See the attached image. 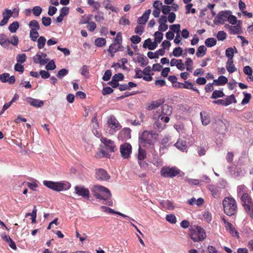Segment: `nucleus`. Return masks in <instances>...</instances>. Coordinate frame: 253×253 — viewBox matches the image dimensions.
<instances>
[{
    "label": "nucleus",
    "mask_w": 253,
    "mask_h": 253,
    "mask_svg": "<svg viewBox=\"0 0 253 253\" xmlns=\"http://www.w3.org/2000/svg\"><path fill=\"white\" fill-rule=\"evenodd\" d=\"M159 134L154 130H145L141 134L140 139L142 143L145 145H154V143L158 138Z\"/></svg>",
    "instance_id": "obj_6"
},
{
    "label": "nucleus",
    "mask_w": 253,
    "mask_h": 253,
    "mask_svg": "<svg viewBox=\"0 0 253 253\" xmlns=\"http://www.w3.org/2000/svg\"><path fill=\"white\" fill-rule=\"evenodd\" d=\"M56 68V65L54 61L52 60L49 61L45 66L47 70H53Z\"/></svg>",
    "instance_id": "obj_55"
},
{
    "label": "nucleus",
    "mask_w": 253,
    "mask_h": 253,
    "mask_svg": "<svg viewBox=\"0 0 253 253\" xmlns=\"http://www.w3.org/2000/svg\"><path fill=\"white\" fill-rule=\"evenodd\" d=\"M103 6L106 9H110L112 11L118 12V9L117 8H116L114 7L110 0H104L103 2Z\"/></svg>",
    "instance_id": "obj_25"
},
{
    "label": "nucleus",
    "mask_w": 253,
    "mask_h": 253,
    "mask_svg": "<svg viewBox=\"0 0 253 253\" xmlns=\"http://www.w3.org/2000/svg\"><path fill=\"white\" fill-rule=\"evenodd\" d=\"M91 192L95 198L102 200L103 204L112 205V202L110 200L111 194L110 190L108 188L103 186L96 185L93 186L91 189Z\"/></svg>",
    "instance_id": "obj_1"
},
{
    "label": "nucleus",
    "mask_w": 253,
    "mask_h": 253,
    "mask_svg": "<svg viewBox=\"0 0 253 253\" xmlns=\"http://www.w3.org/2000/svg\"><path fill=\"white\" fill-rule=\"evenodd\" d=\"M158 46L156 42H152L150 39H148L144 41L143 44V48H148L149 50H154Z\"/></svg>",
    "instance_id": "obj_19"
},
{
    "label": "nucleus",
    "mask_w": 253,
    "mask_h": 253,
    "mask_svg": "<svg viewBox=\"0 0 253 253\" xmlns=\"http://www.w3.org/2000/svg\"><path fill=\"white\" fill-rule=\"evenodd\" d=\"M18 62L22 63L25 62L26 60V56L25 54H18L16 58Z\"/></svg>",
    "instance_id": "obj_62"
},
{
    "label": "nucleus",
    "mask_w": 253,
    "mask_h": 253,
    "mask_svg": "<svg viewBox=\"0 0 253 253\" xmlns=\"http://www.w3.org/2000/svg\"><path fill=\"white\" fill-rule=\"evenodd\" d=\"M164 98H161L156 101H152L151 103L147 105L146 109L148 110H152L158 108L165 102Z\"/></svg>",
    "instance_id": "obj_14"
},
{
    "label": "nucleus",
    "mask_w": 253,
    "mask_h": 253,
    "mask_svg": "<svg viewBox=\"0 0 253 253\" xmlns=\"http://www.w3.org/2000/svg\"><path fill=\"white\" fill-rule=\"evenodd\" d=\"M33 61L36 64L39 63L41 65H44L49 61V59H43L40 54L38 53L34 56Z\"/></svg>",
    "instance_id": "obj_20"
},
{
    "label": "nucleus",
    "mask_w": 253,
    "mask_h": 253,
    "mask_svg": "<svg viewBox=\"0 0 253 253\" xmlns=\"http://www.w3.org/2000/svg\"><path fill=\"white\" fill-rule=\"evenodd\" d=\"M213 82L215 83L216 85H223L228 82V79L226 77L221 76L218 77L217 80H213Z\"/></svg>",
    "instance_id": "obj_28"
},
{
    "label": "nucleus",
    "mask_w": 253,
    "mask_h": 253,
    "mask_svg": "<svg viewBox=\"0 0 253 253\" xmlns=\"http://www.w3.org/2000/svg\"><path fill=\"white\" fill-rule=\"evenodd\" d=\"M174 145L176 147V148L179 149V150L182 151L186 150L187 148V143L186 141L184 140H178V141H177Z\"/></svg>",
    "instance_id": "obj_24"
},
{
    "label": "nucleus",
    "mask_w": 253,
    "mask_h": 253,
    "mask_svg": "<svg viewBox=\"0 0 253 253\" xmlns=\"http://www.w3.org/2000/svg\"><path fill=\"white\" fill-rule=\"evenodd\" d=\"M226 68L229 73H232L237 71V69L233 63V59H228L226 63Z\"/></svg>",
    "instance_id": "obj_22"
},
{
    "label": "nucleus",
    "mask_w": 253,
    "mask_h": 253,
    "mask_svg": "<svg viewBox=\"0 0 253 253\" xmlns=\"http://www.w3.org/2000/svg\"><path fill=\"white\" fill-rule=\"evenodd\" d=\"M75 190V194L79 196L83 197L84 199H89L90 192L88 189L85 188L84 186H76Z\"/></svg>",
    "instance_id": "obj_9"
},
{
    "label": "nucleus",
    "mask_w": 253,
    "mask_h": 253,
    "mask_svg": "<svg viewBox=\"0 0 253 253\" xmlns=\"http://www.w3.org/2000/svg\"><path fill=\"white\" fill-rule=\"evenodd\" d=\"M3 18H5L7 20H9L11 16V10L9 9H5L4 11L2 13Z\"/></svg>",
    "instance_id": "obj_52"
},
{
    "label": "nucleus",
    "mask_w": 253,
    "mask_h": 253,
    "mask_svg": "<svg viewBox=\"0 0 253 253\" xmlns=\"http://www.w3.org/2000/svg\"><path fill=\"white\" fill-rule=\"evenodd\" d=\"M38 30H30V37L32 41L36 42L38 40V38L39 36Z\"/></svg>",
    "instance_id": "obj_44"
},
{
    "label": "nucleus",
    "mask_w": 253,
    "mask_h": 253,
    "mask_svg": "<svg viewBox=\"0 0 253 253\" xmlns=\"http://www.w3.org/2000/svg\"><path fill=\"white\" fill-rule=\"evenodd\" d=\"M237 195L241 196L245 194L248 193V188L244 185H240L237 187Z\"/></svg>",
    "instance_id": "obj_29"
},
{
    "label": "nucleus",
    "mask_w": 253,
    "mask_h": 253,
    "mask_svg": "<svg viewBox=\"0 0 253 253\" xmlns=\"http://www.w3.org/2000/svg\"><path fill=\"white\" fill-rule=\"evenodd\" d=\"M180 170L176 167H164L161 170V175L164 177L173 178L180 174Z\"/></svg>",
    "instance_id": "obj_7"
},
{
    "label": "nucleus",
    "mask_w": 253,
    "mask_h": 253,
    "mask_svg": "<svg viewBox=\"0 0 253 253\" xmlns=\"http://www.w3.org/2000/svg\"><path fill=\"white\" fill-rule=\"evenodd\" d=\"M151 163H153V164L157 167H161L162 165L161 159L156 155H154L153 159L151 160Z\"/></svg>",
    "instance_id": "obj_37"
},
{
    "label": "nucleus",
    "mask_w": 253,
    "mask_h": 253,
    "mask_svg": "<svg viewBox=\"0 0 253 253\" xmlns=\"http://www.w3.org/2000/svg\"><path fill=\"white\" fill-rule=\"evenodd\" d=\"M223 211L227 216H232L237 213V204L231 196L224 198L222 201Z\"/></svg>",
    "instance_id": "obj_2"
},
{
    "label": "nucleus",
    "mask_w": 253,
    "mask_h": 253,
    "mask_svg": "<svg viewBox=\"0 0 253 253\" xmlns=\"http://www.w3.org/2000/svg\"><path fill=\"white\" fill-rule=\"evenodd\" d=\"M205 43L207 46L211 47L216 44V40L213 38H210L206 40Z\"/></svg>",
    "instance_id": "obj_38"
},
{
    "label": "nucleus",
    "mask_w": 253,
    "mask_h": 253,
    "mask_svg": "<svg viewBox=\"0 0 253 253\" xmlns=\"http://www.w3.org/2000/svg\"><path fill=\"white\" fill-rule=\"evenodd\" d=\"M19 27L18 22L15 21L10 24L8 26L9 30L12 33H15Z\"/></svg>",
    "instance_id": "obj_35"
},
{
    "label": "nucleus",
    "mask_w": 253,
    "mask_h": 253,
    "mask_svg": "<svg viewBox=\"0 0 253 253\" xmlns=\"http://www.w3.org/2000/svg\"><path fill=\"white\" fill-rule=\"evenodd\" d=\"M87 3L95 10H98L100 7L99 2L95 1L94 0H88Z\"/></svg>",
    "instance_id": "obj_48"
},
{
    "label": "nucleus",
    "mask_w": 253,
    "mask_h": 253,
    "mask_svg": "<svg viewBox=\"0 0 253 253\" xmlns=\"http://www.w3.org/2000/svg\"><path fill=\"white\" fill-rule=\"evenodd\" d=\"M224 101L225 106H228L232 103L236 102V100L234 94H232L227 97L225 99H224Z\"/></svg>",
    "instance_id": "obj_36"
},
{
    "label": "nucleus",
    "mask_w": 253,
    "mask_h": 253,
    "mask_svg": "<svg viewBox=\"0 0 253 253\" xmlns=\"http://www.w3.org/2000/svg\"><path fill=\"white\" fill-rule=\"evenodd\" d=\"M225 95L222 91L219 90H215L212 92L211 98L212 99H216L219 97H222Z\"/></svg>",
    "instance_id": "obj_42"
},
{
    "label": "nucleus",
    "mask_w": 253,
    "mask_h": 253,
    "mask_svg": "<svg viewBox=\"0 0 253 253\" xmlns=\"http://www.w3.org/2000/svg\"><path fill=\"white\" fill-rule=\"evenodd\" d=\"M45 186L50 188L52 190L56 191H62L67 190L71 188V183L69 182H53L45 180L43 181Z\"/></svg>",
    "instance_id": "obj_3"
},
{
    "label": "nucleus",
    "mask_w": 253,
    "mask_h": 253,
    "mask_svg": "<svg viewBox=\"0 0 253 253\" xmlns=\"http://www.w3.org/2000/svg\"><path fill=\"white\" fill-rule=\"evenodd\" d=\"M231 12L229 11H222L219 12L216 17L214 18V22L215 24L221 23L223 24L227 20L228 16Z\"/></svg>",
    "instance_id": "obj_11"
},
{
    "label": "nucleus",
    "mask_w": 253,
    "mask_h": 253,
    "mask_svg": "<svg viewBox=\"0 0 253 253\" xmlns=\"http://www.w3.org/2000/svg\"><path fill=\"white\" fill-rule=\"evenodd\" d=\"M101 141L105 145V149L110 152H115L117 150L114 141L104 137L101 138Z\"/></svg>",
    "instance_id": "obj_10"
},
{
    "label": "nucleus",
    "mask_w": 253,
    "mask_h": 253,
    "mask_svg": "<svg viewBox=\"0 0 253 253\" xmlns=\"http://www.w3.org/2000/svg\"><path fill=\"white\" fill-rule=\"evenodd\" d=\"M108 124L109 125H112V126H118L119 122L115 117L111 116L108 120Z\"/></svg>",
    "instance_id": "obj_45"
},
{
    "label": "nucleus",
    "mask_w": 253,
    "mask_h": 253,
    "mask_svg": "<svg viewBox=\"0 0 253 253\" xmlns=\"http://www.w3.org/2000/svg\"><path fill=\"white\" fill-rule=\"evenodd\" d=\"M111 76H112V73H111V70H107L105 71V72L102 77V79L104 81H108L110 80Z\"/></svg>",
    "instance_id": "obj_59"
},
{
    "label": "nucleus",
    "mask_w": 253,
    "mask_h": 253,
    "mask_svg": "<svg viewBox=\"0 0 253 253\" xmlns=\"http://www.w3.org/2000/svg\"><path fill=\"white\" fill-rule=\"evenodd\" d=\"M241 204L246 213L253 217V201L249 194H244L240 197Z\"/></svg>",
    "instance_id": "obj_4"
},
{
    "label": "nucleus",
    "mask_w": 253,
    "mask_h": 253,
    "mask_svg": "<svg viewBox=\"0 0 253 253\" xmlns=\"http://www.w3.org/2000/svg\"><path fill=\"white\" fill-rule=\"evenodd\" d=\"M42 24L45 26H48L50 25L51 19L50 17H43L42 19Z\"/></svg>",
    "instance_id": "obj_58"
},
{
    "label": "nucleus",
    "mask_w": 253,
    "mask_h": 253,
    "mask_svg": "<svg viewBox=\"0 0 253 253\" xmlns=\"http://www.w3.org/2000/svg\"><path fill=\"white\" fill-rule=\"evenodd\" d=\"M120 152L121 156L124 160H128L131 157L132 153V146L128 143H124L120 145Z\"/></svg>",
    "instance_id": "obj_8"
},
{
    "label": "nucleus",
    "mask_w": 253,
    "mask_h": 253,
    "mask_svg": "<svg viewBox=\"0 0 253 253\" xmlns=\"http://www.w3.org/2000/svg\"><path fill=\"white\" fill-rule=\"evenodd\" d=\"M123 47L122 45L118 44L116 43H112L108 49V51L111 53V56L114 57V53Z\"/></svg>",
    "instance_id": "obj_21"
},
{
    "label": "nucleus",
    "mask_w": 253,
    "mask_h": 253,
    "mask_svg": "<svg viewBox=\"0 0 253 253\" xmlns=\"http://www.w3.org/2000/svg\"><path fill=\"white\" fill-rule=\"evenodd\" d=\"M230 34H238L241 33V28L239 25L236 26H229Z\"/></svg>",
    "instance_id": "obj_34"
},
{
    "label": "nucleus",
    "mask_w": 253,
    "mask_h": 253,
    "mask_svg": "<svg viewBox=\"0 0 253 253\" xmlns=\"http://www.w3.org/2000/svg\"><path fill=\"white\" fill-rule=\"evenodd\" d=\"M38 42V47L39 49H42L43 48L45 45V43L46 42V39L45 37L43 36H41L39 38V39L37 40Z\"/></svg>",
    "instance_id": "obj_41"
},
{
    "label": "nucleus",
    "mask_w": 253,
    "mask_h": 253,
    "mask_svg": "<svg viewBox=\"0 0 253 253\" xmlns=\"http://www.w3.org/2000/svg\"><path fill=\"white\" fill-rule=\"evenodd\" d=\"M172 112V108L171 106L167 104H164L162 108L161 113L163 115L169 116Z\"/></svg>",
    "instance_id": "obj_23"
},
{
    "label": "nucleus",
    "mask_w": 253,
    "mask_h": 253,
    "mask_svg": "<svg viewBox=\"0 0 253 253\" xmlns=\"http://www.w3.org/2000/svg\"><path fill=\"white\" fill-rule=\"evenodd\" d=\"M29 103L31 105L36 107H40L43 105V102L42 101H40L36 99H31Z\"/></svg>",
    "instance_id": "obj_39"
},
{
    "label": "nucleus",
    "mask_w": 253,
    "mask_h": 253,
    "mask_svg": "<svg viewBox=\"0 0 253 253\" xmlns=\"http://www.w3.org/2000/svg\"><path fill=\"white\" fill-rule=\"evenodd\" d=\"M207 51V48L204 45H200L196 53V56L198 57H201L204 56Z\"/></svg>",
    "instance_id": "obj_31"
},
{
    "label": "nucleus",
    "mask_w": 253,
    "mask_h": 253,
    "mask_svg": "<svg viewBox=\"0 0 253 253\" xmlns=\"http://www.w3.org/2000/svg\"><path fill=\"white\" fill-rule=\"evenodd\" d=\"M146 158V152L145 150L141 148L140 146L138 149L137 160H144Z\"/></svg>",
    "instance_id": "obj_30"
},
{
    "label": "nucleus",
    "mask_w": 253,
    "mask_h": 253,
    "mask_svg": "<svg viewBox=\"0 0 253 253\" xmlns=\"http://www.w3.org/2000/svg\"><path fill=\"white\" fill-rule=\"evenodd\" d=\"M144 28L141 25H137L135 28L134 32L136 34L141 35L144 32Z\"/></svg>",
    "instance_id": "obj_64"
},
{
    "label": "nucleus",
    "mask_w": 253,
    "mask_h": 253,
    "mask_svg": "<svg viewBox=\"0 0 253 253\" xmlns=\"http://www.w3.org/2000/svg\"><path fill=\"white\" fill-rule=\"evenodd\" d=\"M227 20L230 24L233 25L236 23L237 19L235 16L231 15L230 13H229Z\"/></svg>",
    "instance_id": "obj_63"
},
{
    "label": "nucleus",
    "mask_w": 253,
    "mask_h": 253,
    "mask_svg": "<svg viewBox=\"0 0 253 253\" xmlns=\"http://www.w3.org/2000/svg\"><path fill=\"white\" fill-rule=\"evenodd\" d=\"M96 177L101 180H107L110 178V176L106 170L103 169H98L96 171Z\"/></svg>",
    "instance_id": "obj_16"
},
{
    "label": "nucleus",
    "mask_w": 253,
    "mask_h": 253,
    "mask_svg": "<svg viewBox=\"0 0 253 253\" xmlns=\"http://www.w3.org/2000/svg\"><path fill=\"white\" fill-rule=\"evenodd\" d=\"M182 52L183 50L181 47H175L172 51V55L175 57H179L182 55Z\"/></svg>",
    "instance_id": "obj_50"
},
{
    "label": "nucleus",
    "mask_w": 253,
    "mask_h": 253,
    "mask_svg": "<svg viewBox=\"0 0 253 253\" xmlns=\"http://www.w3.org/2000/svg\"><path fill=\"white\" fill-rule=\"evenodd\" d=\"M155 42L158 44L160 43L163 39V34L159 31H157L154 34Z\"/></svg>",
    "instance_id": "obj_43"
},
{
    "label": "nucleus",
    "mask_w": 253,
    "mask_h": 253,
    "mask_svg": "<svg viewBox=\"0 0 253 253\" xmlns=\"http://www.w3.org/2000/svg\"><path fill=\"white\" fill-rule=\"evenodd\" d=\"M131 137V129L128 127H124L119 132L118 138L122 141H126Z\"/></svg>",
    "instance_id": "obj_12"
},
{
    "label": "nucleus",
    "mask_w": 253,
    "mask_h": 253,
    "mask_svg": "<svg viewBox=\"0 0 253 253\" xmlns=\"http://www.w3.org/2000/svg\"><path fill=\"white\" fill-rule=\"evenodd\" d=\"M94 19L97 22L102 21L104 19L103 13L100 11H98L97 14L94 16Z\"/></svg>",
    "instance_id": "obj_53"
},
{
    "label": "nucleus",
    "mask_w": 253,
    "mask_h": 253,
    "mask_svg": "<svg viewBox=\"0 0 253 253\" xmlns=\"http://www.w3.org/2000/svg\"><path fill=\"white\" fill-rule=\"evenodd\" d=\"M178 84L180 88L192 89L198 93H200L199 90L196 87H194L193 83L190 82L185 81L184 83H178Z\"/></svg>",
    "instance_id": "obj_18"
},
{
    "label": "nucleus",
    "mask_w": 253,
    "mask_h": 253,
    "mask_svg": "<svg viewBox=\"0 0 253 253\" xmlns=\"http://www.w3.org/2000/svg\"><path fill=\"white\" fill-rule=\"evenodd\" d=\"M185 64L186 66V70L189 72H192V65L193 64L192 60L190 58H187L185 62Z\"/></svg>",
    "instance_id": "obj_47"
},
{
    "label": "nucleus",
    "mask_w": 253,
    "mask_h": 253,
    "mask_svg": "<svg viewBox=\"0 0 253 253\" xmlns=\"http://www.w3.org/2000/svg\"><path fill=\"white\" fill-rule=\"evenodd\" d=\"M0 81L2 83L8 82L9 84H12L15 82V77L14 76L10 77L9 73H4L0 75Z\"/></svg>",
    "instance_id": "obj_13"
},
{
    "label": "nucleus",
    "mask_w": 253,
    "mask_h": 253,
    "mask_svg": "<svg viewBox=\"0 0 253 253\" xmlns=\"http://www.w3.org/2000/svg\"><path fill=\"white\" fill-rule=\"evenodd\" d=\"M161 205L163 206L164 208L166 209L172 210L174 209L173 204L171 202L168 200L163 201L161 202Z\"/></svg>",
    "instance_id": "obj_27"
},
{
    "label": "nucleus",
    "mask_w": 253,
    "mask_h": 253,
    "mask_svg": "<svg viewBox=\"0 0 253 253\" xmlns=\"http://www.w3.org/2000/svg\"><path fill=\"white\" fill-rule=\"evenodd\" d=\"M151 12V10L150 9L146 10L143 15L138 18V24L139 25H145L149 19Z\"/></svg>",
    "instance_id": "obj_17"
},
{
    "label": "nucleus",
    "mask_w": 253,
    "mask_h": 253,
    "mask_svg": "<svg viewBox=\"0 0 253 253\" xmlns=\"http://www.w3.org/2000/svg\"><path fill=\"white\" fill-rule=\"evenodd\" d=\"M166 220L171 224H175L176 221V217L173 214H169L167 215Z\"/></svg>",
    "instance_id": "obj_57"
},
{
    "label": "nucleus",
    "mask_w": 253,
    "mask_h": 253,
    "mask_svg": "<svg viewBox=\"0 0 253 253\" xmlns=\"http://www.w3.org/2000/svg\"><path fill=\"white\" fill-rule=\"evenodd\" d=\"M202 122L203 125L207 126L211 122L210 118L207 115H206V113L201 112L200 113Z\"/></svg>",
    "instance_id": "obj_32"
},
{
    "label": "nucleus",
    "mask_w": 253,
    "mask_h": 253,
    "mask_svg": "<svg viewBox=\"0 0 253 253\" xmlns=\"http://www.w3.org/2000/svg\"><path fill=\"white\" fill-rule=\"evenodd\" d=\"M209 190L213 198H219L221 195V188L219 186L211 185L209 186Z\"/></svg>",
    "instance_id": "obj_15"
},
{
    "label": "nucleus",
    "mask_w": 253,
    "mask_h": 253,
    "mask_svg": "<svg viewBox=\"0 0 253 253\" xmlns=\"http://www.w3.org/2000/svg\"><path fill=\"white\" fill-rule=\"evenodd\" d=\"M29 26L31 28L30 30H39L40 29L39 22L35 20L31 21L29 23Z\"/></svg>",
    "instance_id": "obj_33"
},
{
    "label": "nucleus",
    "mask_w": 253,
    "mask_h": 253,
    "mask_svg": "<svg viewBox=\"0 0 253 253\" xmlns=\"http://www.w3.org/2000/svg\"><path fill=\"white\" fill-rule=\"evenodd\" d=\"M81 74L85 77H88L89 75L88 67L86 65H84L81 69Z\"/></svg>",
    "instance_id": "obj_61"
},
{
    "label": "nucleus",
    "mask_w": 253,
    "mask_h": 253,
    "mask_svg": "<svg viewBox=\"0 0 253 253\" xmlns=\"http://www.w3.org/2000/svg\"><path fill=\"white\" fill-rule=\"evenodd\" d=\"M106 43L105 39L103 38H98L95 40V44L98 47H102Z\"/></svg>",
    "instance_id": "obj_40"
},
{
    "label": "nucleus",
    "mask_w": 253,
    "mask_h": 253,
    "mask_svg": "<svg viewBox=\"0 0 253 253\" xmlns=\"http://www.w3.org/2000/svg\"><path fill=\"white\" fill-rule=\"evenodd\" d=\"M189 235L195 242H200L206 238V233L204 229L199 226L190 229Z\"/></svg>",
    "instance_id": "obj_5"
},
{
    "label": "nucleus",
    "mask_w": 253,
    "mask_h": 253,
    "mask_svg": "<svg viewBox=\"0 0 253 253\" xmlns=\"http://www.w3.org/2000/svg\"><path fill=\"white\" fill-rule=\"evenodd\" d=\"M32 11H33V14L35 16H39L42 13V9L41 7H40L39 6H35L33 8Z\"/></svg>",
    "instance_id": "obj_60"
},
{
    "label": "nucleus",
    "mask_w": 253,
    "mask_h": 253,
    "mask_svg": "<svg viewBox=\"0 0 253 253\" xmlns=\"http://www.w3.org/2000/svg\"><path fill=\"white\" fill-rule=\"evenodd\" d=\"M218 40L223 41L226 38V34L223 31H220L217 33L216 36Z\"/></svg>",
    "instance_id": "obj_56"
},
{
    "label": "nucleus",
    "mask_w": 253,
    "mask_h": 253,
    "mask_svg": "<svg viewBox=\"0 0 253 253\" xmlns=\"http://www.w3.org/2000/svg\"><path fill=\"white\" fill-rule=\"evenodd\" d=\"M0 44L3 47H7L10 44V40L7 38V36L4 34L0 36Z\"/></svg>",
    "instance_id": "obj_26"
},
{
    "label": "nucleus",
    "mask_w": 253,
    "mask_h": 253,
    "mask_svg": "<svg viewBox=\"0 0 253 253\" xmlns=\"http://www.w3.org/2000/svg\"><path fill=\"white\" fill-rule=\"evenodd\" d=\"M123 38L121 32H118L117 34L116 37L113 41V43H117L118 44L122 45Z\"/></svg>",
    "instance_id": "obj_49"
},
{
    "label": "nucleus",
    "mask_w": 253,
    "mask_h": 253,
    "mask_svg": "<svg viewBox=\"0 0 253 253\" xmlns=\"http://www.w3.org/2000/svg\"><path fill=\"white\" fill-rule=\"evenodd\" d=\"M234 49L232 47H229L226 49L225 55L229 59H233Z\"/></svg>",
    "instance_id": "obj_46"
},
{
    "label": "nucleus",
    "mask_w": 253,
    "mask_h": 253,
    "mask_svg": "<svg viewBox=\"0 0 253 253\" xmlns=\"http://www.w3.org/2000/svg\"><path fill=\"white\" fill-rule=\"evenodd\" d=\"M69 71L66 69H62L58 71L57 74V77L59 79H62L63 77L68 74Z\"/></svg>",
    "instance_id": "obj_54"
},
{
    "label": "nucleus",
    "mask_w": 253,
    "mask_h": 253,
    "mask_svg": "<svg viewBox=\"0 0 253 253\" xmlns=\"http://www.w3.org/2000/svg\"><path fill=\"white\" fill-rule=\"evenodd\" d=\"M244 97L242 101L243 105L247 104L248 103L251 98V94L249 93L244 92Z\"/></svg>",
    "instance_id": "obj_51"
}]
</instances>
